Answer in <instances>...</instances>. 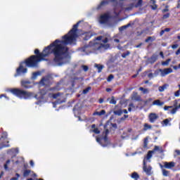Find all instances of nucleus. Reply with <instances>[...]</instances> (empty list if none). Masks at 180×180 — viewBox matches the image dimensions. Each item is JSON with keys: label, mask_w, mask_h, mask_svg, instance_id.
Instances as JSON below:
<instances>
[{"label": "nucleus", "mask_w": 180, "mask_h": 180, "mask_svg": "<svg viewBox=\"0 0 180 180\" xmlns=\"http://www.w3.org/2000/svg\"><path fill=\"white\" fill-rule=\"evenodd\" d=\"M15 176L16 177L11 178L10 180H18V179H19V178L20 177V174L16 173L15 174Z\"/></svg>", "instance_id": "nucleus-46"}, {"label": "nucleus", "mask_w": 180, "mask_h": 180, "mask_svg": "<svg viewBox=\"0 0 180 180\" xmlns=\"http://www.w3.org/2000/svg\"><path fill=\"white\" fill-rule=\"evenodd\" d=\"M164 33H165V31L164 30H161L160 32V36H163Z\"/></svg>", "instance_id": "nucleus-59"}, {"label": "nucleus", "mask_w": 180, "mask_h": 180, "mask_svg": "<svg viewBox=\"0 0 180 180\" xmlns=\"http://www.w3.org/2000/svg\"><path fill=\"white\" fill-rule=\"evenodd\" d=\"M129 6H130L129 9H132V8H140V6H143V0H138L136 4L133 3L130 4Z\"/></svg>", "instance_id": "nucleus-15"}, {"label": "nucleus", "mask_w": 180, "mask_h": 180, "mask_svg": "<svg viewBox=\"0 0 180 180\" xmlns=\"http://www.w3.org/2000/svg\"><path fill=\"white\" fill-rule=\"evenodd\" d=\"M153 153H154V150H149L148 152V154H147V159L148 160H150V158H151V157H153Z\"/></svg>", "instance_id": "nucleus-36"}, {"label": "nucleus", "mask_w": 180, "mask_h": 180, "mask_svg": "<svg viewBox=\"0 0 180 180\" xmlns=\"http://www.w3.org/2000/svg\"><path fill=\"white\" fill-rule=\"evenodd\" d=\"M159 72H160L161 77H165V75H168V74H171V72H172V69L171 68L159 69Z\"/></svg>", "instance_id": "nucleus-12"}, {"label": "nucleus", "mask_w": 180, "mask_h": 180, "mask_svg": "<svg viewBox=\"0 0 180 180\" xmlns=\"http://www.w3.org/2000/svg\"><path fill=\"white\" fill-rule=\"evenodd\" d=\"M96 141H97V143H101V141H102V139L101 138H99V137H97L96 138Z\"/></svg>", "instance_id": "nucleus-57"}, {"label": "nucleus", "mask_w": 180, "mask_h": 180, "mask_svg": "<svg viewBox=\"0 0 180 180\" xmlns=\"http://www.w3.org/2000/svg\"><path fill=\"white\" fill-rule=\"evenodd\" d=\"M147 146H148V139L145 138L143 141V148H147Z\"/></svg>", "instance_id": "nucleus-35"}, {"label": "nucleus", "mask_w": 180, "mask_h": 180, "mask_svg": "<svg viewBox=\"0 0 180 180\" xmlns=\"http://www.w3.org/2000/svg\"><path fill=\"white\" fill-rule=\"evenodd\" d=\"M154 40H155V37H148L145 39V43H148V41H154Z\"/></svg>", "instance_id": "nucleus-29"}, {"label": "nucleus", "mask_w": 180, "mask_h": 180, "mask_svg": "<svg viewBox=\"0 0 180 180\" xmlns=\"http://www.w3.org/2000/svg\"><path fill=\"white\" fill-rule=\"evenodd\" d=\"M170 15L171 14L169 13H167L166 14L163 15L162 19H168V18H169Z\"/></svg>", "instance_id": "nucleus-47"}, {"label": "nucleus", "mask_w": 180, "mask_h": 180, "mask_svg": "<svg viewBox=\"0 0 180 180\" xmlns=\"http://www.w3.org/2000/svg\"><path fill=\"white\" fill-rule=\"evenodd\" d=\"M40 85L42 86H50L51 85V81L49 77H44L39 82Z\"/></svg>", "instance_id": "nucleus-7"}, {"label": "nucleus", "mask_w": 180, "mask_h": 180, "mask_svg": "<svg viewBox=\"0 0 180 180\" xmlns=\"http://www.w3.org/2000/svg\"><path fill=\"white\" fill-rule=\"evenodd\" d=\"M139 90L141 91L143 94L150 93V91H148V89H144L143 87H139Z\"/></svg>", "instance_id": "nucleus-31"}, {"label": "nucleus", "mask_w": 180, "mask_h": 180, "mask_svg": "<svg viewBox=\"0 0 180 180\" xmlns=\"http://www.w3.org/2000/svg\"><path fill=\"white\" fill-rule=\"evenodd\" d=\"M148 78H153V77H154V75L153 73H149L148 75Z\"/></svg>", "instance_id": "nucleus-58"}, {"label": "nucleus", "mask_w": 180, "mask_h": 180, "mask_svg": "<svg viewBox=\"0 0 180 180\" xmlns=\"http://www.w3.org/2000/svg\"><path fill=\"white\" fill-rule=\"evenodd\" d=\"M102 39H103V36H98V37H96L94 41H90L89 45L85 46L84 48L86 49V47H92V46H95V44H96V43H95V41H96V40L101 41V40H102Z\"/></svg>", "instance_id": "nucleus-14"}, {"label": "nucleus", "mask_w": 180, "mask_h": 180, "mask_svg": "<svg viewBox=\"0 0 180 180\" xmlns=\"http://www.w3.org/2000/svg\"><path fill=\"white\" fill-rule=\"evenodd\" d=\"M150 8L153 11H157L158 6L155 3L153 5H150Z\"/></svg>", "instance_id": "nucleus-41"}, {"label": "nucleus", "mask_w": 180, "mask_h": 180, "mask_svg": "<svg viewBox=\"0 0 180 180\" xmlns=\"http://www.w3.org/2000/svg\"><path fill=\"white\" fill-rule=\"evenodd\" d=\"M98 103H103V98H101L98 100Z\"/></svg>", "instance_id": "nucleus-63"}, {"label": "nucleus", "mask_w": 180, "mask_h": 180, "mask_svg": "<svg viewBox=\"0 0 180 180\" xmlns=\"http://www.w3.org/2000/svg\"><path fill=\"white\" fill-rule=\"evenodd\" d=\"M105 113H106V111L105 110H102L100 112H98V111L94 112L93 113V115L94 116H102V115H105Z\"/></svg>", "instance_id": "nucleus-19"}, {"label": "nucleus", "mask_w": 180, "mask_h": 180, "mask_svg": "<svg viewBox=\"0 0 180 180\" xmlns=\"http://www.w3.org/2000/svg\"><path fill=\"white\" fill-rule=\"evenodd\" d=\"M9 164H11V160H6V164L4 165V169H8V165H9Z\"/></svg>", "instance_id": "nucleus-45"}, {"label": "nucleus", "mask_w": 180, "mask_h": 180, "mask_svg": "<svg viewBox=\"0 0 180 180\" xmlns=\"http://www.w3.org/2000/svg\"><path fill=\"white\" fill-rule=\"evenodd\" d=\"M127 56H130V51H127L125 53H123L121 55V57H122V58H126L127 57Z\"/></svg>", "instance_id": "nucleus-33"}, {"label": "nucleus", "mask_w": 180, "mask_h": 180, "mask_svg": "<svg viewBox=\"0 0 180 180\" xmlns=\"http://www.w3.org/2000/svg\"><path fill=\"white\" fill-rule=\"evenodd\" d=\"M169 63H171V58H168L165 61H162V65H168Z\"/></svg>", "instance_id": "nucleus-34"}, {"label": "nucleus", "mask_w": 180, "mask_h": 180, "mask_svg": "<svg viewBox=\"0 0 180 180\" xmlns=\"http://www.w3.org/2000/svg\"><path fill=\"white\" fill-rule=\"evenodd\" d=\"M144 32H145V30H142V31H138L137 32H136V34H137V36H141V34H143V33H144Z\"/></svg>", "instance_id": "nucleus-54"}, {"label": "nucleus", "mask_w": 180, "mask_h": 180, "mask_svg": "<svg viewBox=\"0 0 180 180\" xmlns=\"http://www.w3.org/2000/svg\"><path fill=\"white\" fill-rule=\"evenodd\" d=\"M110 105H116L117 101L115 100V96L111 97V100L110 101Z\"/></svg>", "instance_id": "nucleus-38"}, {"label": "nucleus", "mask_w": 180, "mask_h": 180, "mask_svg": "<svg viewBox=\"0 0 180 180\" xmlns=\"http://www.w3.org/2000/svg\"><path fill=\"white\" fill-rule=\"evenodd\" d=\"M81 21H78L73 25L72 28L68 32V33L63 37V40L56 39L49 46L45 47L41 53L37 49L34 50L35 57L41 56L38 58V60H44L45 57H48L50 54H53V61L58 65H63L64 64V56L68 53V47L65 46L68 44H74L77 41V37H78V26H79ZM65 44V45H64Z\"/></svg>", "instance_id": "nucleus-1"}, {"label": "nucleus", "mask_w": 180, "mask_h": 180, "mask_svg": "<svg viewBox=\"0 0 180 180\" xmlns=\"http://www.w3.org/2000/svg\"><path fill=\"white\" fill-rule=\"evenodd\" d=\"M175 153H176V155H180V150H176Z\"/></svg>", "instance_id": "nucleus-64"}, {"label": "nucleus", "mask_w": 180, "mask_h": 180, "mask_svg": "<svg viewBox=\"0 0 180 180\" xmlns=\"http://www.w3.org/2000/svg\"><path fill=\"white\" fill-rule=\"evenodd\" d=\"M30 164L31 167H34V162H33V160H30Z\"/></svg>", "instance_id": "nucleus-61"}, {"label": "nucleus", "mask_w": 180, "mask_h": 180, "mask_svg": "<svg viewBox=\"0 0 180 180\" xmlns=\"http://www.w3.org/2000/svg\"><path fill=\"white\" fill-rule=\"evenodd\" d=\"M153 105H156L157 106H162L164 105V102L160 100H156L153 102Z\"/></svg>", "instance_id": "nucleus-22"}, {"label": "nucleus", "mask_w": 180, "mask_h": 180, "mask_svg": "<svg viewBox=\"0 0 180 180\" xmlns=\"http://www.w3.org/2000/svg\"><path fill=\"white\" fill-rule=\"evenodd\" d=\"M172 49H178V44H173V45L172 46Z\"/></svg>", "instance_id": "nucleus-56"}, {"label": "nucleus", "mask_w": 180, "mask_h": 180, "mask_svg": "<svg viewBox=\"0 0 180 180\" xmlns=\"http://www.w3.org/2000/svg\"><path fill=\"white\" fill-rule=\"evenodd\" d=\"M95 68H97L98 72H102V70H103V65L100 64H96Z\"/></svg>", "instance_id": "nucleus-23"}, {"label": "nucleus", "mask_w": 180, "mask_h": 180, "mask_svg": "<svg viewBox=\"0 0 180 180\" xmlns=\"http://www.w3.org/2000/svg\"><path fill=\"white\" fill-rule=\"evenodd\" d=\"M91 86H88L87 88L83 90V94L84 95H86V94L89 93V91H91Z\"/></svg>", "instance_id": "nucleus-39"}, {"label": "nucleus", "mask_w": 180, "mask_h": 180, "mask_svg": "<svg viewBox=\"0 0 180 180\" xmlns=\"http://www.w3.org/2000/svg\"><path fill=\"white\" fill-rule=\"evenodd\" d=\"M110 40H112L111 38L105 37L102 40V43L103 44H101V46L97 48V50H101V47L105 49H110V44H106L108 43V41H110Z\"/></svg>", "instance_id": "nucleus-6"}, {"label": "nucleus", "mask_w": 180, "mask_h": 180, "mask_svg": "<svg viewBox=\"0 0 180 180\" xmlns=\"http://www.w3.org/2000/svg\"><path fill=\"white\" fill-rule=\"evenodd\" d=\"M127 117H129V115H124V116L121 117L120 120L124 121L126 119H127Z\"/></svg>", "instance_id": "nucleus-53"}, {"label": "nucleus", "mask_w": 180, "mask_h": 180, "mask_svg": "<svg viewBox=\"0 0 180 180\" xmlns=\"http://www.w3.org/2000/svg\"><path fill=\"white\" fill-rule=\"evenodd\" d=\"M39 72H35L32 74V78L34 79H36V78H37V76L39 75Z\"/></svg>", "instance_id": "nucleus-44"}, {"label": "nucleus", "mask_w": 180, "mask_h": 180, "mask_svg": "<svg viewBox=\"0 0 180 180\" xmlns=\"http://www.w3.org/2000/svg\"><path fill=\"white\" fill-rule=\"evenodd\" d=\"M164 165H160L161 169L166 168V169H172L175 167V162H165Z\"/></svg>", "instance_id": "nucleus-8"}, {"label": "nucleus", "mask_w": 180, "mask_h": 180, "mask_svg": "<svg viewBox=\"0 0 180 180\" xmlns=\"http://www.w3.org/2000/svg\"><path fill=\"white\" fill-rule=\"evenodd\" d=\"M49 91H57V87H51L49 89Z\"/></svg>", "instance_id": "nucleus-60"}, {"label": "nucleus", "mask_w": 180, "mask_h": 180, "mask_svg": "<svg viewBox=\"0 0 180 180\" xmlns=\"http://www.w3.org/2000/svg\"><path fill=\"white\" fill-rule=\"evenodd\" d=\"M114 114L117 115V116H122V115L123 114V110H117L114 111Z\"/></svg>", "instance_id": "nucleus-32"}, {"label": "nucleus", "mask_w": 180, "mask_h": 180, "mask_svg": "<svg viewBox=\"0 0 180 180\" xmlns=\"http://www.w3.org/2000/svg\"><path fill=\"white\" fill-rule=\"evenodd\" d=\"M153 151H159L160 154H162V153H164V149H162V147L160 148V146H155Z\"/></svg>", "instance_id": "nucleus-21"}, {"label": "nucleus", "mask_w": 180, "mask_h": 180, "mask_svg": "<svg viewBox=\"0 0 180 180\" xmlns=\"http://www.w3.org/2000/svg\"><path fill=\"white\" fill-rule=\"evenodd\" d=\"M113 78H115V76L113 75H110L108 76V77L107 78L108 82H110V81H112V79H113Z\"/></svg>", "instance_id": "nucleus-42"}, {"label": "nucleus", "mask_w": 180, "mask_h": 180, "mask_svg": "<svg viewBox=\"0 0 180 180\" xmlns=\"http://www.w3.org/2000/svg\"><path fill=\"white\" fill-rule=\"evenodd\" d=\"M179 95H180V91H179V90L176 91L174 93V96L178 97V96H179Z\"/></svg>", "instance_id": "nucleus-55"}, {"label": "nucleus", "mask_w": 180, "mask_h": 180, "mask_svg": "<svg viewBox=\"0 0 180 180\" xmlns=\"http://www.w3.org/2000/svg\"><path fill=\"white\" fill-rule=\"evenodd\" d=\"M93 133H95V134H99L101 133V131H99V129L96 128L92 130Z\"/></svg>", "instance_id": "nucleus-48"}, {"label": "nucleus", "mask_w": 180, "mask_h": 180, "mask_svg": "<svg viewBox=\"0 0 180 180\" xmlns=\"http://www.w3.org/2000/svg\"><path fill=\"white\" fill-rule=\"evenodd\" d=\"M10 91L13 95L17 96V98H20V99H29L30 96H32V93L27 92L20 89H11Z\"/></svg>", "instance_id": "nucleus-2"}, {"label": "nucleus", "mask_w": 180, "mask_h": 180, "mask_svg": "<svg viewBox=\"0 0 180 180\" xmlns=\"http://www.w3.org/2000/svg\"><path fill=\"white\" fill-rule=\"evenodd\" d=\"M95 34H96L95 32L91 31L83 32L80 34V39L84 40V41H87V40H89L92 36H95Z\"/></svg>", "instance_id": "nucleus-5"}, {"label": "nucleus", "mask_w": 180, "mask_h": 180, "mask_svg": "<svg viewBox=\"0 0 180 180\" xmlns=\"http://www.w3.org/2000/svg\"><path fill=\"white\" fill-rule=\"evenodd\" d=\"M30 172H32V170H30V169L24 170L23 176L25 178L27 177L29 175H30Z\"/></svg>", "instance_id": "nucleus-24"}, {"label": "nucleus", "mask_w": 180, "mask_h": 180, "mask_svg": "<svg viewBox=\"0 0 180 180\" xmlns=\"http://www.w3.org/2000/svg\"><path fill=\"white\" fill-rule=\"evenodd\" d=\"M150 102H153V98H149L144 101V103L145 105H148V103H150Z\"/></svg>", "instance_id": "nucleus-43"}, {"label": "nucleus", "mask_w": 180, "mask_h": 180, "mask_svg": "<svg viewBox=\"0 0 180 180\" xmlns=\"http://www.w3.org/2000/svg\"><path fill=\"white\" fill-rule=\"evenodd\" d=\"M171 120H172V118H167L165 119L162 121V124H165V126H171V123H169V122H171Z\"/></svg>", "instance_id": "nucleus-20"}, {"label": "nucleus", "mask_w": 180, "mask_h": 180, "mask_svg": "<svg viewBox=\"0 0 180 180\" xmlns=\"http://www.w3.org/2000/svg\"><path fill=\"white\" fill-rule=\"evenodd\" d=\"M152 126L150 124H148L147 123L144 124L143 125V130L144 131H146V130L152 129Z\"/></svg>", "instance_id": "nucleus-28"}, {"label": "nucleus", "mask_w": 180, "mask_h": 180, "mask_svg": "<svg viewBox=\"0 0 180 180\" xmlns=\"http://www.w3.org/2000/svg\"><path fill=\"white\" fill-rule=\"evenodd\" d=\"M107 5H109V0H103L96 7L97 11H102Z\"/></svg>", "instance_id": "nucleus-10"}, {"label": "nucleus", "mask_w": 180, "mask_h": 180, "mask_svg": "<svg viewBox=\"0 0 180 180\" xmlns=\"http://www.w3.org/2000/svg\"><path fill=\"white\" fill-rule=\"evenodd\" d=\"M1 139H8V132L3 131L1 134Z\"/></svg>", "instance_id": "nucleus-40"}, {"label": "nucleus", "mask_w": 180, "mask_h": 180, "mask_svg": "<svg viewBox=\"0 0 180 180\" xmlns=\"http://www.w3.org/2000/svg\"><path fill=\"white\" fill-rule=\"evenodd\" d=\"M63 101H61V100H60V99H58L57 101H56V103H58V104H60V103H63Z\"/></svg>", "instance_id": "nucleus-62"}, {"label": "nucleus", "mask_w": 180, "mask_h": 180, "mask_svg": "<svg viewBox=\"0 0 180 180\" xmlns=\"http://www.w3.org/2000/svg\"><path fill=\"white\" fill-rule=\"evenodd\" d=\"M162 13H165L166 12H169V6H165V8L162 10Z\"/></svg>", "instance_id": "nucleus-37"}, {"label": "nucleus", "mask_w": 180, "mask_h": 180, "mask_svg": "<svg viewBox=\"0 0 180 180\" xmlns=\"http://www.w3.org/2000/svg\"><path fill=\"white\" fill-rule=\"evenodd\" d=\"M30 84L31 82L29 81H22L21 82V86L26 89H29V88H32V86H30Z\"/></svg>", "instance_id": "nucleus-16"}, {"label": "nucleus", "mask_w": 180, "mask_h": 180, "mask_svg": "<svg viewBox=\"0 0 180 180\" xmlns=\"http://www.w3.org/2000/svg\"><path fill=\"white\" fill-rule=\"evenodd\" d=\"M173 108H174V106H172V105H169V106L165 105L164 107V110H168V109H172Z\"/></svg>", "instance_id": "nucleus-51"}, {"label": "nucleus", "mask_w": 180, "mask_h": 180, "mask_svg": "<svg viewBox=\"0 0 180 180\" xmlns=\"http://www.w3.org/2000/svg\"><path fill=\"white\" fill-rule=\"evenodd\" d=\"M109 20V14H103L100 16L99 22L101 24L106 23Z\"/></svg>", "instance_id": "nucleus-13"}, {"label": "nucleus", "mask_w": 180, "mask_h": 180, "mask_svg": "<svg viewBox=\"0 0 180 180\" xmlns=\"http://www.w3.org/2000/svg\"><path fill=\"white\" fill-rule=\"evenodd\" d=\"M82 68H83L84 71H85V72H86L89 68L87 65H82Z\"/></svg>", "instance_id": "nucleus-50"}, {"label": "nucleus", "mask_w": 180, "mask_h": 180, "mask_svg": "<svg viewBox=\"0 0 180 180\" xmlns=\"http://www.w3.org/2000/svg\"><path fill=\"white\" fill-rule=\"evenodd\" d=\"M162 172L163 176H169V171H168L164 168L162 169Z\"/></svg>", "instance_id": "nucleus-25"}, {"label": "nucleus", "mask_w": 180, "mask_h": 180, "mask_svg": "<svg viewBox=\"0 0 180 180\" xmlns=\"http://www.w3.org/2000/svg\"><path fill=\"white\" fill-rule=\"evenodd\" d=\"M38 58H41V56H31L30 58L26 59L25 62L22 63H24L26 67H28L29 68H34V67H36L37 64L41 61Z\"/></svg>", "instance_id": "nucleus-3"}, {"label": "nucleus", "mask_w": 180, "mask_h": 180, "mask_svg": "<svg viewBox=\"0 0 180 180\" xmlns=\"http://www.w3.org/2000/svg\"><path fill=\"white\" fill-rule=\"evenodd\" d=\"M151 166L147 167V163H146V160H143V171L146 172V175H151Z\"/></svg>", "instance_id": "nucleus-11"}, {"label": "nucleus", "mask_w": 180, "mask_h": 180, "mask_svg": "<svg viewBox=\"0 0 180 180\" xmlns=\"http://www.w3.org/2000/svg\"><path fill=\"white\" fill-rule=\"evenodd\" d=\"M130 26H131V23L129 22L127 25H123L121 27H120V32L127 29V27H130Z\"/></svg>", "instance_id": "nucleus-26"}, {"label": "nucleus", "mask_w": 180, "mask_h": 180, "mask_svg": "<svg viewBox=\"0 0 180 180\" xmlns=\"http://www.w3.org/2000/svg\"><path fill=\"white\" fill-rule=\"evenodd\" d=\"M131 178H132V179H134V180H139L140 179V175L139 174V173L134 172L131 174Z\"/></svg>", "instance_id": "nucleus-18"}, {"label": "nucleus", "mask_w": 180, "mask_h": 180, "mask_svg": "<svg viewBox=\"0 0 180 180\" xmlns=\"http://www.w3.org/2000/svg\"><path fill=\"white\" fill-rule=\"evenodd\" d=\"M79 79V77H74L72 79V86H75V84H77V81H78Z\"/></svg>", "instance_id": "nucleus-30"}, {"label": "nucleus", "mask_w": 180, "mask_h": 180, "mask_svg": "<svg viewBox=\"0 0 180 180\" xmlns=\"http://www.w3.org/2000/svg\"><path fill=\"white\" fill-rule=\"evenodd\" d=\"M158 60V55L153 54L149 59L150 64H154Z\"/></svg>", "instance_id": "nucleus-17"}, {"label": "nucleus", "mask_w": 180, "mask_h": 180, "mask_svg": "<svg viewBox=\"0 0 180 180\" xmlns=\"http://www.w3.org/2000/svg\"><path fill=\"white\" fill-rule=\"evenodd\" d=\"M174 108L170 111V113L172 115H175L178 111V109H179L177 105H175V104L174 105Z\"/></svg>", "instance_id": "nucleus-27"}, {"label": "nucleus", "mask_w": 180, "mask_h": 180, "mask_svg": "<svg viewBox=\"0 0 180 180\" xmlns=\"http://www.w3.org/2000/svg\"><path fill=\"white\" fill-rule=\"evenodd\" d=\"M58 96H60V93L53 94H52V98L53 99H57V98H58Z\"/></svg>", "instance_id": "nucleus-49"}, {"label": "nucleus", "mask_w": 180, "mask_h": 180, "mask_svg": "<svg viewBox=\"0 0 180 180\" xmlns=\"http://www.w3.org/2000/svg\"><path fill=\"white\" fill-rule=\"evenodd\" d=\"M23 64H25V63H20L19 67L16 69L15 74L14 75L15 78L16 77H20L27 73V68L23 67Z\"/></svg>", "instance_id": "nucleus-4"}, {"label": "nucleus", "mask_w": 180, "mask_h": 180, "mask_svg": "<svg viewBox=\"0 0 180 180\" xmlns=\"http://www.w3.org/2000/svg\"><path fill=\"white\" fill-rule=\"evenodd\" d=\"M159 118L160 116H158L155 112H150L148 115V120L150 123H155Z\"/></svg>", "instance_id": "nucleus-9"}, {"label": "nucleus", "mask_w": 180, "mask_h": 180, "mask_svg": "<svg viewBox=\"0 0 180 180\" xmlns=\"http://www.w3.org/2000/svg\"><path fill=\"white\" fill-rule=\"evenodd\" d=\"M165 90V86H161L159 87L160 92H164Z\"/></svg>", "instance_id": "nucleus-52"}]
</instances>
